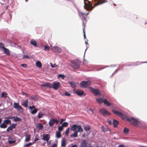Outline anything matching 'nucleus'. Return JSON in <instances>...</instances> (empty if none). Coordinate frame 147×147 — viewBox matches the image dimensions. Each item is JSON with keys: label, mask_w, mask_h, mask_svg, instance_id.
Masks as SVG:
<instances>
[{"label": "nucleus", "mask_w": 147, "mask_h": 147, "mask_svg": "<svg viewBox=\"0 0 147 147\" xmlns=\"http://www.w3.org/2000/svg\"><path fill=\"white\" fill-rule=\"evenodd\" d=\"M84 0V8L88 11H91L96 6L102 3L107 2L108 1L107 0H104L103 1L99 0L98 1L97 3H95L94 4V5L93 6L91 1H88V0Z\"/></svg>", "instance_id": "nucleus-1"}, {"label": "nucleus", "mask_w": 147, "mask_h": 147, "mask_svg": "<svg viewBox=\"0 0 147 147\" xmlns=\"http://www.w3.org/2000/svg\"><path fill=\"white\" fill-rule=\"evenodd\" d=\"M126 119L129 121H131V120L132 121L131 123V124L135 127L138 126L142 124L140 121H139L138 119L134 118L133 117H131L130 118H127Z\"/></svg>", "instance_id": "nucleus-2"}, {"label": "nucleus", "mask_w": 147, "mask_h": 147, "mask_svg": "<svg viewBox=\"0 0 147 147\" xmlns=\"http://www.w3.org/2000/svg\"><path fill=\"white\" fill-rule=\"evenodd\" d=\"M81 63L80 61L78 59H75L71 61L70 66L75 69L79 68Z\"/></svg>", "instance_id": "nucleus-3"}, {"label": "nucleus", "mask_w": 147, "mask_h": 147, "mask_svg": "<svg viewBox=\"0 0 147 147\" xmlns=\"http://www.w3.org/2000/svg\"><path fill=\"white\" fill-rule=\"evenodd\" d=\"M88 88L90 91L95 96H100L101 95V93L98 89H94L91 87H89Z\"/></svg>", "instance_id": "nucleus-4"}, {"label": "nucleus", "mask_w": 147, "mask_h": 147, "mask_svg": "<svg viewBox=\"0 0 147 147\" xmlns=\"http://www.w3.org/2000/svg\"><path fill=\"white\" fill-rule=\"evenodd\" d=\"M92 82V81L90 80L83 81L80 83V85L82 87L86 88L90 85Z\"/></svg>", "instance_id": "nucleus-5"}, {"label": "nucleus", "mask_w": 147, "mask_h": 147, "mask_svg": "<svg viewBox=\"0 0 147 147\" xmlns=\"http://www.w3.org/2000/svg\"><path fill=\"white\" fill-rule=\"evenodd\" d=\"M99 111L100 113L104 117H106L111 115V113L104 108L100 109Z\"/></svg>", "instance_id": "nucleus-6"}, {"label": "nucleus", "mask_w": 147, "mask_h": 147, "mask_svg": "<svg viewBox=\"0 0 147 147\" xmlns=\"http://www.w3.org/2000/svg\"><path fill=\"white\" fill-rule=\"evenodd\" d=\"M60 87V83L58 82H53L52 84H51V88H53L54 90H58Z\"/></svg>", "instance_id": "nucleus-7"}, {"label": "nucleus", "mask_w": 147, "mask_h": 147, "mask_svg": "<svg viewBox=\"0 0 147 147\" xmlns=\"http://www.w3.org/2000/svg\"><path fill=\"white\" fill-rule=\"evenodd\" d=\"M29 111L32 115H34L38 111L37 109L36 108L34 105L29 106L28 107Z\"/></svg>", "instance_id": "nucleus-8"}, {"label": "nucleus", "mask_w": 147, "mask_h": 147, "mask_svg": "<svg viewBox=\"0 0 147 147\" xmlns=\"http://www.w3.org/2000/svg\"><path fill=\"white\" fill-rule=\"evenodd\" d=\"M8 140V143L10 144H12L16 143V140L15 137L13 136H9Z\"/></svg>", "instance_id": "nucleus-9"}, {"label": "nucleus", "mask_w": 147, "mask_h": 147, "mask_svg": "<svg viewBox=\"0 0 147 147\" xmlns=\"http://www.w3.org/2000/svg\"><path fill=\"white\" fill-rule=\"evenodd\" d=\"M75 93L80 96H85L86 95V94L84 93V92L82 90H77Z\"/></svg>", "instance_id": "nucleus-10"}, {"label": "nucleus", "mask_w": 147, "mask_h": 147, "mask_svg": "<svg viewBox=\"0 0 147 147\" xmlns=\"http://www.w3.org/2000/svg\"><path fill=\"white\" fill-rule=\"evenodd\" d=\"M17 125V123H13L12 125H11L7 128L6 131L7 132H9L10 131L12 130L13 129H15L16 128Z\"/></svg>", "instance_id": "nucleus-11"}, {"label": "nucleus", "mask_w": 147, "mask_h": 147, "mask_svg": "<svg viewBox=\"0 0 147 147\" xmlns=\"http://www.w3.org/2000/svg\"><path fill=\"white\" fill-rule=\"evenodd\" d=\"M112 112L115 114L120 116L122 119H124V118L123 117L124 116V115L121 113L117 111L114 109H112Z\"/></svg>", "instance_id": "nucleus-12"}, {"label": "nucleus", "mask_w": 147, "mask_h": 147, "mask_svg": "<svg viewBox=\"0 0 147 147\" xmlns=\"http://www.w3.org/2000/svg\"><path fill=\"white\" fill-rule=\"evenodd\" d=\"M41 87H45L47 88H51V83L49 82H45L43 84L40 85Z\"/></svg>", "instance_id": "nucleus-13"}, {"label": "nucleus", "mask_w": 147, "mask_h": 147, "mask_svg": "<svg viewBox=\"0 0 147 147\" xmlns=\"http://www.w3.org/2000/svg\"><path fill=\"white\" fill-rule=\"evenodd\" d=\"M139 63L138 62H131L128 64H125L123 65V66H137L140 65L141 63L139 62V63Z\"/></svg>", "instance_id": "nucleus-14"}, {"label": "nucleus", "mask_w": 147, "mask_h": 147, "mask_svg": "<svg viewBox=\"0 0 147 147\" xmlns=\"http://www.w3.org/2000/svg\"><path fill=\"white\" fill-rule=\"evenodd\" d=\"M42 140L48 142L50 138V135L49 134H43L42 135Z\"/></svg>", "instance_id": "nucleus-15"}, {"label": "nucleus", "mask_w": 147, "mask_h": 147, "mask_svg": "<svg viewBox=\"0 0 147 147\" xmlns=\"http://www.w3.org/2000/svg\"><path fill=\"white\" fill-rule=\"evenodd\" d=\"M87 141L86 140H83L80 144V147H88Z\"/></svg>", "instance_id": "nucleus-16"}, {"label": "nucleus", "mask_w": 147, "mask_h": 147, "mask_svg": "<svg viewBox=\"0 0 147 147\" xmlns=\"http://www.w3.org/2000/svg\"><path fill=\"white\" fill-rule=\"evenodd\" d=\"M78 125L76 124H74L72 125L70 128L71 131H77V129Z\"/></svg>", "instance_id": "nucleus-17"}, {"label": "nucleus", "mask_w": 147, "mask_h": 147, "mask_svg": "<svg viewBox=\"0 0 147 147\" xmlns=\"http://www.w3.org/2000/svg\"><path fill=\"white\" fill-rule=\"evenodd\" d=\"M66 139L65 138H63L61 140V146L62 147H65L66 145Z\"/></svg>", "instance_id": "nucleus-18"}, {"label": "nucleus", "mask_w": 147, "mask_h": 147, "mask_svg": "<svg viewBox=\"0 0 147 147\" xmlns=\"http://www.w3.org/2000/svg\"><path fill=\"white\" fill-rule=\"evenodd\" d=\"M113 124L114 127H117L119 124V121L116 119H113Z\"/></svg>", "instance_id": "nucleus-19"}, {"label": "nucleus", "mask_w": 147, "mask_h": 147, "mask_svg": "<svg viewBox=\"0 0 147 147\" xmlns=\"http://www.w3.org/2000/svg\"><path fill=\"white\" fill-rule=\"evenodd\" d=\"M36 127L38 129V130H40L42 129L43 126L41 123H38L36 126Z\"/></svg>", "instance_id": "nucleus-20"}, {"label": "nucleus", "mask_w": 147, "mask_h": 147, "mask_svg": "<svg viewBox=\"0 0 147 147\" xmlns=\"http://www.w3.org/2000/svg\"><path fill=\"white\" fill-rule=\"evenodd\" d=\"M55 119L51 118L50 119L49 123L50 127L52 126L55 123Z\"/></svg>", "instance_id": "nucleus-21"}, {"label": "nucleus", "mask_w": 147, "mask_h": 147, "mask_svg": "<svg viewBox=\"0 0 147 147\" xmlns=\"http://www.w3.org/2000/svg\"><path fill=\"white\" fill-rule=\"evenodd\" d=\"M3 51L7 55H9L10 54V52L9 49L5 47L3 48Z\"/></svg>", "instance_id": "nucleus-22"}, {"label": "nucleus", "mask_w": 147, "mask_h": 147, "mask_svg": "<svg viewBox=\"0 0 147 147\" xmlns=\"http://www.w3.org/2000/svg\"><path fill=\"white\" fill-rule=\"evenodd\" d=\"M68 83L71 86L73 89L75 88L76 87V85L75 83L73 82H69Z\"/></svg>", "instance_id": "nucleus-23"}, {"label": "nucleus", "mask_w": 147, "mask_h": 147, "mask_svg": "<svg viewBox=\"0 0 147 147\" xmlns=\"http://www.w3.org/2000/svg\"><path fill=\"white\" fill-rule=\"evenodd\" d=\"M28 102V100H26L23 101L22 103L21 104V105L25 107L26 108L28 107L27 104Z\"/></svg>", "instance_id": "nucleus-24"}, {"label": "nucleus", "mask_w": 147, "mask_h": 147, "mask_svg": "<svg viewBox=\"0 0 147 147\" xmlns=\"http://www.w3.org/2000/svg\"><path fill=\"white\" fill-rule=\"evenodd\" d=\"M105 98H96V101L98 102L99 104H101L102 103H103L104 100Z\"/></svg>", "instance_id": "nucleus-25"}, {"label": "nucleus", "mask_w": 147, "mask_h": 147, "mask_svg": "<svg viewBox=\"0 0 147 147\" xmlns=\"http://www.w3.org/2000/svg\"><path fill=\"white\" fill-rule=\"evenodd\" d=\"M103 103L108 107L110 106L111 105V103L106 99H104Z\"/></svg>", "instance_id": "nucleus-26"}, {"label": "nucleus", "mask_w": 147, "mask_h": 147, "mask_svg": "<svg viewBox=\"0 0 147 147\" xmlns=\"http://www.w3.org/2000/svg\"><path fill=\"white\" fill-rule=\"evenodd\" d=\"M38 97L36 95L32 96L30 98V100H34L35 101H38Z\"/></svg>", "instance_id": "nucleus-27"}, {"label": "nucleus", "mask_w": 147, "mask_h": 147, "mask_svg": "<svg viewBox=\"0 0 147 147\" xmlns=\"http://www.w3.org/2000/svg\"><path fill=\"white\" fill-rule=\"evenodd\" d=\"M30 135L29 134H26V139L25 140V141L26 142H28L30 140Z\"/></svg>", "instance_id": "nucleus-28"}, {"label": "nucleus", "mask_w": 147, "mask_h": 147, "mask_svg": "<svg viewBox=\"0 0 147 147\" xmlns=\"http://www.w3.org/2000/svg\"><path fill=\"white\" fill-rule=\"evenodd\" d=\"M88 14L89 13H88L86 14L83 12H81L80 13L81 15L83 16L84 19V20L85 21H86L87 19V18L86 17L88 16Z\"/></svg>", "instance_id": "nucleus-29"}, {"label": "nucleus", "mask_w": 147, "mask_h": 147, "mask_svg": "<svg viewBox=\"0 0 147 147\" xmlns=\"http://www.w3.org/2000/svg\"><path fill=\"white\" fill-rule=\"evenodd\" d=\"M78 131H75L74 133L70 135V137L71 138H73V137L76 138L78 136Z\"/></svg>", "instance_id": "nucleus-30"}, {"label": "nucleus", "mask_w": 147, "mask_h": 147, "mask_svg": "<svg viewBox=\"0 0 147 147\" xmlns=\"http://www.w3.org/2000/svg\"><path fill=\"white\" fill-rule=\"evenodd\" d=\"M61 136V133L60 132L57 131L55 133V137L58 138H59Z\"/></svg>", "instance_id": "nucleus-31"}, {"label": "nucleus", "mask_w": 147, "mask_h": 147, "mask_svg": "<svg viewBox=\"0 0 147 147\" xmlns=\"http://www.w3.org/2000/svg\"><path fill=\"white\" fill-rule=\"evenodd\" d=\"M30 43L31 45H32L36 47H37V43H36V41L34 40H31L30 42Z\"/></svg>", "instance_id": "nucleus-32"}, {"label": "nucleus", "mask_w": 147, "mask_h": 147, "mask_svg": "<svg viewBox=\"0 0 147 147\" xmlns=\"http://www.w3.org/2000/svg\"><path fill=\"white\" fill-rule=\"evenodd\" d=\"M77 129L78 131H78V132L80 133H81L83 131V129L81 125H78Z\"/></svg>", "instance_id": "nucleus-33"}, {"label": "nucleus", "mask_w": 147, "mask_h": 147, "mask_svg": "<svg viewBox=\"0 0 147 147\" xmlns=\"http://www.w3.org/2000/svg\"><path fill=\"white\" fill-rule=\"evenodd\" d=\"M62 96H72L71 94L67 91H66L65 93L61 94Z\"/></svg>", "instance_id": "nucleus-34"}, {"label": "nucleus", "mask_w": 147, "mask_h": 147, "mask_svg": "<svg viewBox=\"0 0 147 147\" xmlns=\"http://www.w3.org/2000/svg\"><path fill=\"white\" fill-rule=\"evenodd\" d=\"M7 93L5 92H3L1 94V97L6 98L7 97Z\"/></svg>", "instance_id": "nucleus-35"}, {"label": "nucleus", "mask_w": 147, "mask_h": 147, "mask_svg": "<svg viewBox=\"0 0 147 147\" xmlns=\"http://www.w3.org/2000/svg\"><path fill=\"white\" fill-rule=\"evenodd\" d=\"M101 129L102 131L104 132L105 133L106 132L110 131V129L108 128H105L104 126H102L101 127Z\"/></svg>", "instance_id": "nucleus-36"}, {"label": "nucleus", "mask_w": 147, "mask_h": 147, "mask_svg": "<svg viewBox=\"0 0 147 147\" xmlns=\"http://www.w3.org/2000/svg\"><path fill=\"white\" fill-rule=\"evenodd\" d=\"M36 66L38 68H41L42 66L41 62L39 61H37L36 63Z\"/></svg>", "instance_id": "nucleus-37"}, {"label": "nucleus", "mask_w": 147, "mask_h": 147, "mask_svg": "<svg viewBox=\"0 0 147 147\" xmlns=\"http://www.w3.org/2000/svg\"><path fill=\"white\" fill-rule=\"evenodd\" d=\"M84 40L85 41V44H86V46L87 47L86 49L85 50V52L84 53V57L85 56V52L86 51V50L88 48L87 45H88V40L87 38V37H84Z\"/></svg>", "instance_id": "nucleus-38"}, {"label": "nucleus", "mask_w": 147, "mask_h": 147, "mask_svg": "<svg viewBox=\"0 0 147 147\" xmlns=\"http://www.w3.org/2000/svg\"><path fill=\"white\" fill-rule=\"evenodd\" d=\"M7 127V125L3 121V122L0 125V127L2 128H5Z\"/></svg>", "instance_id": "nucleus-39"}, {"label": "nucleus", "mask_w": 147, "mask_h": 147, "mask_svg": "<svg viewBox=\"0 0 147 147\" xmlns=\"http://www.w3.org/2000/svg\"><path fill=\"white\" fill-rule=\"evenodd\" d=\"M21 120V119L17 116L14 117V118H13V121L14 122L20 121Z\"/></svg>", "instance_id": "nucleus-40"}, {"label": "nucleus", "mask_w": 147, "mask_h": 147, "mask_svg": "<svg viewBox=\"0 0 147 147\" xmlns=\"http://www.w3.org/2000/svg\"><path fill=\"white\" fill-rule=\"evenodd\" d=\"M44 114L42 112H40L38 114L37 117H38V119H40L42 118L44 116Z\"/></svg>", "instance_id": "nucleus-41"}, {"label": "nucleus", "mask_w": 147, "mask_h": 147, "mask_svg": "<svg viewBox=\"0 0 147 147\" xmlns=\"http://www.w3.org/2000/svg\"><path fill=\"white\" fill-rule=\"evenodd\" d=\"M54 47L57 52L60 53L61 52L62 49L61 48L57 46Z\"/></svg>", "instance_id": "nucleus-42"}, {"label": "nucleus", "mask_w": 147, "mask_h": 147, "mask_svg": "<svg viewBox=\"0 0 147 147\" xmlns=\"http://www.w3.org/2000/svg\"><path fill=\"white\" fill-rule=\"evenodd\" d=\"M116 66V65H111V66H107L106 67H102V68H101L100 69H96V71H100L103 69H104L106 67H115Z\"/></svg>", "instance_id": "nucleus-43"}, {"label": "nucleus", "mask_w": 147, "mask_h": 147, "mask_svg": "<svg viewBox=\"0 0 147 147\" xmlns=\"http://www.w3.org/2000/svg\"><path fill=\"white\" fill-rule=\"evenodd\" d=\"M50 47L48 45H45L44 48V50L45 51H49L50 50Z\"/></svg>", "instance_id": "nucleus-44"}, {"label": "nucleus", "mask_w": 147, "mask_h": 147, "mask_svg": "<svg viewBox=\"0 0 147 147\" xmlns=\"http://www.w3.org/2000/svg\"><path fill=\"white\" fill-rule=\"evenodd\" d=\"M63 127L61 125L59 126V125H58V131H57L59 132H61L63 130Z\"/></svg>", "instance_id": "nucleus-45"}, {"label": "nucleus", "mask_w": 147, "mask_h": 147, "mask_svg": "<svg viewBox=\"0 0 147 147\" xmlns=\"http://www.w3.org/2000/svg\"><path fill=\"white\" fill-rule=\"evenodd\" d=\"M58 78L59 79L61 78L62 79H63L65 78V76L63 74H59L58 76Z\"/></svg>", "instance_id": "nucleus-46"}, {"label": "nucleus", "mask_w": 147, "mask_h": 147, "mask_svg": "<svg viewBox=\"0 0 147 147\" xmlns=\"http://www.w3.org/2000/svg\"><path fill=\"white\" fill-rule=\"evenodd\" d=\"M129 132V129L128 128H127L125 127H124L123 131V132L125 134H128Z\"/></svg>", "instance_id": "nucleus-47"}, {"label": "nucleus", "mask_w": 147, "mask_h": 147, "mask_svg": "<svg viewBox=\"0 0 147 147\" xmlns=\"http://www.w3.org/2000/svg\"><path fill=\"white\" fill-rule=\"evenodd\" d=\"M90 129V127L89 126H85L84 127V129L86 131H89Z\"/></svg>", "instance_id": "nucleus-48"}, {"label": "nucleus", "mask_w": 147, "mask_h": 147, "mask_svg": "<svg viewBox=\"0 0 147 147\" xmlns=\"http://www.w3.org/2000/svg\"><path fill=\"white\" fill-rule=\"evenodd\" d=\"M34 142H29L28 143H27L25 144L23 147H28L30 146V145H32V144H34Z\"/></svg>", "instance_id": "nucleus-49"}, {"label": "nucleus", "mask_w": 147, "mask_h": 147, "mask_svg": "<svg viewBox=\"0 0 147 147\" xmlns=\"http://www.w3.org/2000/svg\"><path fill=\"white\" fill-rule=\"evenodd\" d=\"M19 106V105L18 103H16L15 102H14L13 107L16 109H18V107Z\"/></svg>", "instance_id": "nucleus-50"}, {"label": "nucleus", "mask_w": 147, "mask_h": 147, "mask_svg": "<svg viewBox=\"0 0 147 147\" xmlns=\"http://www.w3.org/2000/svg\"><path fill=\"white\" fill-rule=\"evenodd\" d=\"M83 25L84 26V27L83 28L84 36V37H86L85 32V25L84 24V22H83Z\"/></svg>", "instance_id": "nucleus-51"}, {"label": "nucleus", "mask_w": 147, "mask_h": 147, "mask_svg": "<svg viewBox=\"0 0 147 147\" xmlns=\"http://www.w3.org/2000/svg\"><path fill=\"white\" fill-rule=\"evenodd\" d=\"M4 122L7 125L8 124H11V121L9 119H5L4 121Z\"/></svg>", "instance_id": "nucleus-52"}, {"label": "nucleus", "mask_w": 147, "mask_h": 147, "mask_svg": "<svg viewBox=\"0 0 147 147\" xmlns=\"http://www.w3.org/2000/svg\"><path fill=\"white\" fill-rule=\"evenodd\" d=\"M62 124V126L63 127H66L68 125V123L67 122H65L63 123Z\"/></svg>", "instance_id": "nucleus-53"}, {"label": "nucleus", "mask_w": 147, "mask_h": 147, "mask_svg": "<svg viewBox=\"0 0 147 147\" xmlns=\"http://www.w3.org/2000/svg\"><path fill=\"white\" fill-rule=\"evenodd\" d=\"M50 64L51 67L52 68H55V67H57L58 66V65H57L55 63L53 64L51 63H50Z\"/></svg>", "instance_id": "nucleus-54"}, {"label": "nucleus", "mask_w": 147, "mask_h": 147, "mask_svg": "<svg viewBox=\"0 0 147 147\" xmlns=\"http://www.w3.org/2000/svg\"><path fill=\"white\" fill-rule=\"evenodd\" d=\"M69 127L67 128L65 131V135L68 136L69 132Z\"/></svg>", "instance_id": "nucleus-55"}, {"label": "nucleus", "mask_w": 147, "mask_h": 147, "mask_svg": "<svg viewBox=\"0 0 147 147\" xmlns=\"http://www.w3.org/2000/svg\"><path fill=\"white\" fill-rule=\"evenodd\" d=\"M14 118V116H10L7 117H5V119H12Z\"/></svg>", "instance_id": "nucleus-56"}, {"label": "nucleus", "mask_w": 147, "mask_h": 147, "mask_svg": "<svg viewBox=\"0 0 147 147\" xmlns=\"http://www.w3.org/2000/svg\"><path fill=\"white\" fill-rule=\"evenodd\" d=\"M29 58V57L26 55H23V59H26Z\"/></svg>", "instance_id": "nucleus-57"}, {"label": "nucleus", "mask_w": 147, "mask_h": 147, "mask_svg": "<svg viewBox=\"0 0 147 147\" xmlns=\"http://www.w3.org/2000/svg\"><path fill=\"white\" fill-rule=\"evenodd\" d=\"M4 44L2 43H0V49L2 48L3 49V47H4Z\"/></svg>", "instance_id": "nucleus-58"}, {"label": "nucleus", "mask_w": 147, "mask_h": 147, "mask_svg": "<svg viewBox=\"0 0 147 147\" xmlns=\"http://www.w3.org/2000/svg\"><path fill=\"white\" fill-rule=\"evenodd\" d=\"M21 66L24 68H26L27 66V65L25 63H23L21 64Z\"/></svg>", "instance_id": "nucleus-59"}, {"label": "nucleus", "mask_w": 147, "mask_h": 147, "mask_svg": "<svg viewBox=\"0 0 147 147\" xmlns=\"http://www.w3.org/2000/svg\"><path fill=\"white\" fill-rule=\"evenodd\" d=\"M65 119H61V121L60 122V124H62L63 123V122L64 121H65Z\"/></svg>", "instance_id": "nucleus-60"}, {"label": "nucleus", "mask_w": 147, "mask_h": 147, "mask_svg": "<svg viewBox=\"0 0 147 147\" xmlns=\"http://www.w3.org/2000/svg\"><path fill=\"white\" fill-rule=\"evenodd\" d=\"M55 123H56V124H58L59 121L57 119H55Z\"/></svg>", "instance_id": "nucleus-61"}, {"label": "nucleus", "mask_w": 147, "mask_h": 147, "mask_svg": "<svg viewBox=\"0 0 147 147\" xmlns=\"http://www.w3.org/2000/svg\"><path fill=\"white\" fill-rule=\"evenodd\" d=\"M18 108V109H17L18 110H23V108L21 106H20V105Z\"/></svg>", "instance_id": "nucleus-62"}, {"label": "nucleus", "mask_w": 147, "mask_h": 147, "mask_svg": "<svg viewBox=\"0 0 147 147\" xmlns=\"http://www.w3.org/2000/svg\"><path fill=\"white\" fill-rule=\"evenodd\" d=\"M57 146V143H54L52 145L51 147H56Z\"/></svg>", "instance_id": "nucleus-63"}, {"label": "nucleus", "mask_w": 147, "mask_h": 147, "mask_svg": "<svg viewBox=\"0 0 147 147\" xmlns=\"http://www.w3.org/2000/svg\"><path fill=\"white\" fill-rule=\"evenodd\" d=\"M71 147H78V146L76 144L73 145V144L71 146Z\"/></svg>", "instance_id": "nucleus-64"}]
</instances>
